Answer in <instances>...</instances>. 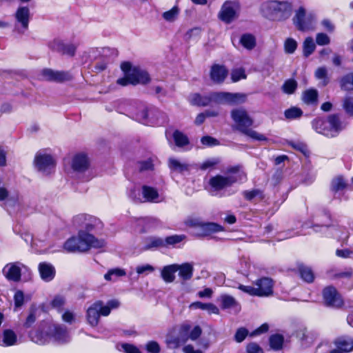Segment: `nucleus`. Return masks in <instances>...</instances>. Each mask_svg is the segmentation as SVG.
Here are the masks:
<instances>
[{
    "instance_id": "1",
    "label": "nucleus",
    "mask_w": 353,
    "mask_h": 353,
    "mask_svg": "<svg viewBox=\"0 0 353 353\" xmlns=\"http://www.w3.org/2000/svg\"><path fill=\"white\" fill-rule=\"evenodd\" d=\"M30 340L39 345H46L51 343L65 344L71 341L67 327L53 321H43L28 333Z\"/></svg>"
},
{
    "instance_id": "2",
    "label": "nucleus",
    "mask_w": 353,
    "mask_h": 353,
    "mask_svg": "<svg viewBox=\"0 0 353 353\" xmlns=\"http://www.w3.org/2000/svg\"><path fill=\"white\" fill-rule=\"evenodd\" d=\"M105 241L96 238L93 234L84 230H79L76 236L68 239L63 244V248L68 252H85L91 248H101Z\"/></svg>"
},
{
    "instance_id": "3",
    "label": "nucleus",
    "mask_w": 353,
    "mask_h": 353,
    "mask_svg": "<svg viewBox=\"0 0 353 353\" xmlns=\"http://www.w3.org/2000/svg\"><path fill=\"white\" fill-rule=\"evenodd\" d=\"M246 179V174L240 166L231 168L225 175H216L209 180L210 192L212 195H217L218 192L234 183L243 182Z\"/></svg>"
},
{
    "instance_id": "4",
    "label": "nucleus",
    "mask_w": 353,
    "mask_h": 353,
    "mask_svg": "<svg viewBox=\"0 0 353 353\" xmlns=\"http://www.w3.org/2000/svg\"><path fill=\"white\" fill-rule=\"evenodd\" d=\"M134 119L148 125H162L167 122L166 114L157 108L148 109L143 104H139L136 110H131Z\"/></svg>"
},
{
    "instance_id": "5",
    "label": "nucleus",
    "mask_w": 353,
    "mask_h": 353,
    "mask_svg": "<svg viewBox=\"0 0 353 353\" xmlns=\"http://www.w3.org/2000/svg\"><path fill=\"white\" fill-rule=\"evenodd\" d=\"M231 117L236 129L245 135L256 141L267 140L265 135L249 128L252 125L253 121L245 110L242 108L234 109L231 112Z\"/></svg>"
},
{
    "instance_id": "6",
    "label": "nucleus",
    "mask_w": 353,
    "mask_h": 353,
    "mask_svg": "<svg viewBox=\"0 0 353 353\" xmlns=\"http://www.w3.org/2000/svg\"><path fill=\"white\" fill-rule=\"evenodd\" d=\"M121 68L125 74V77L117 80V83L122 86L128 84L146 83L150 81L148 73L139 67H132L129 62H124L121 65Z\"/></svg>"
},
{
    "instance_id": "7",
    "label": "nucleus",
    "mask_w": 353,
    "mask_h": 353,
    "mask_svg": "<svg viewBox=\"0 0 353 353\" xmlns=\"http://www.w3.org/2000/svg\"><path fill=\"white\" fill-rule=\"evenodd\" d=\"M119 305L117 300H110L106 305H103L101 301H97L91 305L87 310V320L92 327L98 325L100 316H108L111 310L117 308Z\"/></svg>"
},
{
    "instance_id": "8",
    "label": "nucleus",
    "mask_w": 353,
    "mask_h": 353,
    "mask_svg": "<svg viewBox=\"0 0 353 353\" xmlns=\"http://www.w3.org/2000/svg\"><path fill=\"white\" fill-rule=\"evenodd\" d=\"M313 129L319 134L327 137H336L342 130L339 119L336 115H331L327 120L316 119L312 121Z\"/></svg>"
},
{
    "instance_id": "9",
    "label": "nucleus",
    "mask_w": 353,
    "mask_h": 353,
    "mask_svg": "<svg viewBox=\"0 0 353 353\" xmlns=\"http://www.w3.org/2000/svg\"><path fill=\"white\" fill-rule=\"evenodd\" d=\"M129 196L135 202H150L159 203L163 198L158 193L157 190L148 185H143L142 190L134 188L129 193Z\"/></svg>"
},
{
    "instance_id": "10",
    "label": "nucleus",
    "mask_w": 353,
    "mask_h": 353,
    "mask_svg": "<svg viewBox=\"0 0 353 353\" xmlns=\"http://www.w3.org/2000/svg\"><path fill=\"white\" fill-rule=\"evenodd\" d=\"M212 103L218 105H233L243 103L246 95L241 93H232L228 92H212Z\"/></svg>"
},
{
    "instance_id": "11",
    "label": "nucleus",
    "mask_w": 353,
    "mask_h": 353,
    "mask_svg": "<svg viewBox=\"0 0 353 353\" xmlns=\"http://www.w3.org/2000/svg\"><path fill=\"white\" fill-rule=\"evenodd\" d=\"M75 225L81 228L79 230H84L90 234L100 230L103 228L102 222L97 217L81 214L74 218Z\"/></svg>"
},
{
    "instance_id": "12",
    "label": "nucleus",
    "mask_w": 353,
    "mask_h": 353,
    "mask_svg": "<svg viewBox=\"0 0 353 353\" xmlns=\"http://www.w3.org/2000/svg\"><path fill=\"white\" fill-rule=\"evenodd\" d=\"M34 165L38 171L48 175L54 170L55 161L51 154L46 151H39L34 157Z\"/></svg>"
},
{
    "instance_id": "13",
    "label": "nucleus",
    "mask_w": 353,
    "mask_h": 353,
    "mask_svg": "<svg viewBox=\"0 0 353 353\" xmlns=\"http://www.w3.org/2000/svg\"><path fill=\"white\" fill-rule=\"evenodd\" d=\"M30 269L21 262L9 263L3 268L2 272L9 281L19 282L22 273L30 274Z\"/></svg>"
},
{
    "instance_id": "14",
    "label": "nucleus",
    "mask_w": 353,
    "mask_h": 353,
    "mask_svg": "<svg viewBox=\"0 0 353 353\" xmlns=\"http://www.w3.org/2000/svg\"><path fill=\"white\" fill-rule=\"evenodd\" d=\"M187 224L191 227L197 228L200 230V235L207 236L212 233L223 230V227L214 223H204L198 219L190 218L187 221Z\"/></svg>"
},
{
    "instance_id": "15",
    "label": "nucleus",
    "mask_w": 353,
    "mask_h": 353,
    "mask_svg": "<svg viewBox=\"0 0 353 353\" xmlns=\"http://www.w3.org/2000/svg\"><path fill=\"white\" fill-rule=\"evenodd\" d=\"M239 11V5L236 1H227L221 6L219 18L223 21L234 20Z\"/></svg>"
},
{
    "instance_id": "16",
    "label": "nucleus",
    "mask_w": 353,
    "mask_h": 353,
    "mask_svg": "<svg viewBox=\"0 0 353 353\" xmlns=\"http://www.w3.org/2000/svg\"><path fill=\"white\" fill-rule=\"evenodd\" d=\"M325 303L331 307H339L343 305V300L336 289L333 286H327L323 291Z\"/></svg>"
},
{
    "instance_id": "17",
    "label": "nucleus",
    "mask_w": 353,
    "mask_h": 353,
    "mask_svg": "<svg viewBox=\"0 0 353 353\" xmlns=\"http://www.w3.org/2000/svg\"><path fill=\"white\" fill-rule=\"evenodd\" d=\"M274 281L270 277H262L254 282L258 296L267 297L272 295Z\"/></svg>"
},
{
    "instance_id": "18",
    "label": "nucleus",
    "mask_w": 353,
    "mask_h": 353,
    "mask_svg": "<svg viewBox=\"0 0 353 353\" xmlns=\"http://www.w3.org/2000/svg\"><path fill=\"white\" fill-rule=\"evenodd\" d=\"M42 79L54 82H63L72 79V75L68 72L55 71L51 69H44L41 71Z\"/></svg>"
},
{
    "instance_id": "19",
    "label": "nucleus",
    "mask_w": 353,
    "mask_h": 353,
    "mask_svg": "<svg viewBox=\"0 0 353 353\" xmlns=\"http://www.w3.org/2000/svg\"><path fill=\"white\" fill-rule=\"evenodd\" d=\"M210 79L216 84L222 83L228 74V70L222 65L214 64L211 67Z\"/></svg>"
},
{
    "instance_id": "20",
    "label": "nucleus",
    "mask_w": 353,
    "mask_h": 353,
    "mask_svg": "<svg viewBox=\"0 0 353 353\" xmlns=\"http://www.w3.org/2000/svg\"><path fill=\"white\" fill-rule=\"evenodd\" d=\"M89 160L84 154H77L72 159V168L73 170L78 173L85 172L89 168Z\"/></svg>"
},
{
    "instance_id": "21",
    "label": "nucleus",
    "mask_w": 353,
    "mask_h": 353,
    "mask_svg": "<svg viewBox=\"0 0 353 353\" xmlns=\"http://www.w3.org/2000/svg\"><path fill=\"white\" fill-rule=\"evenodd\" d=\"M212 92L207 94L194 93L190 95V103L193 105L207 106L212 104Z\"/></svg>"
},
{
    "instance_id": "22",
    "label": "nucleus",
    "mask_w": 353,
    "mask_h": 353,
    "mask_svg": "<svg viewBox=\"0 0 353 353\" xmlns=\"http://www.w3.org/2000/svg\"><path fill=\"white\" fill-rule=\"evenodd\" d=\"M39 271L41 278L46 282L52 281L56 273L54 267L47 262H42L39 264Z\"/></svg>"
},
{
    "instance_id": "23",
    "label": "nucleus",
    "mask_w": 353,
    "mask_h": 353,
    "mask_svg": "<svg viewBox=\"0 0 353 353\" xmlns=\"http://www.w3.org/2000/svg\"><path fill=\"white\" fill-rule=\"evenodd\" d=\"M17 343V336L15 332L10 329L5 330L0 334V345L3 347L12 346Z\"/></svg>"
},
{
    "instance_id": "24",
    "label": "nucleus",
    "mask_w": 353,
    "mask_h": 353,
    "mask_svg": "<svg viewBox=\"0 0 353 353\" xmlns=\"http://www.w3.org/2000/svg\"><path fill=\"white\" fill-rule=\"evenodd\" d=\"M334 345L341 353L349 352L353 350V339L341 336L335 340Z\"/></svg>"
},
{
    "instance_id": "25",
    "label": "nucleus",
    "mask_w": 353,
    "mask_h": 353,
    "mask_svg": "<svg viewBox=\"0 0 353 353\" xmlns=\"http://www.w3.org/2000/svg\"><path fill=\"white\" fill-rule=\"evenodd\" d=\"M52 48L63 54L73 56L76 51V46L72 43H65L63 41H56L53 43Z\"/></svg>"
},
{
    "instance_id": "26",
    "label": "nucleus",
    "mask_w": 353,
    "mask_h": 353,
    "mask_svg": "<svg viewBox=\"0 0 353 353\" xmlns=\"http://www.w3.org/2000/svg\"><path fill=\"white\" fill-rule=\"evenodd\" d=\"M178 264H172L163 268L161 277L166 283H172L175 279V273L178 271Z\"/></svg>"
},
{
    "instance_id": "27",
    "label": "nucleus",
    "mask_w": 353,
    "mask_h": 353,
    "mask_svg": "<svg viewBox=\"0 0 353 353\" xmlns=\"http://www.w3.org/2000/svg\"><path fill=\"white\" fill-rule=\"evenodd\" d=\"M143 250H148L163 248V238L148 236L144 240Z\"/></svg>"
},
{
    "instance_id": "28",
    "label": "nucleus",
    "mask_w": 353,
    "mask_h": 353,
    "mask_svg": "<svg viewBox=\"0 0 353 353\" xmlns=\"http://www.w3.org/2000/svg\"><path fill=\"white\" fill-rule=\"evenodd\" d=\"M189 332V338L192 340H196L201 334V329L199 326H194L191 330V326L189 324H183L181 327V333L186 335Z\"/></svg>"
},
{
    "instance_id": "29",
    "label": "nucleus",
    "mask_w": 353,
    "mask_h": 353,
    "mask_svg": "<svg viewBox=\"0 0 353 353\" xmlns=\"http://www.w3.org/2000/svg\"><path fill=\"white\" fill-rule=\"evenodd\" d=\"M179 276L184 281L189 280L193 274V266L190 263L178 265Z\"/></svg>"
},
{
    "instance_id": "30",
    "label": "nucleus",
    "mask_w": 353,
    "mask_h": 353,
    "mask_svg": "<svg viewBox=\"0 0 353 353\" xmlns=\"http://www.w3.org/2000/svg\"><path fill=\"white\" fill-rule=\"evenodd\" d=\"M219 301L223 309L235 308L239 307V303L236 299L230 295L223 294L220 296Z\"/></svg>"
},
{
    "instance_id": "31",
    "label": "nucleus",
    "mask_w": 353,
    "mask_h": 353,
    "mask_svg": "<svg viewBox=\"0 0 353 353\" xmlns=\"http://www.w3.org/2000/svg\"><path fill=\"white\" fill-rule=\"evenodd\" d=\"M169 167L172 171L179 173L188 172L189 170V166L187 163L181 162L176 159H170Z\"/></svg>"
},
{
    "instance_id": "32",
    "label": "nucleus",
    "mask_w": 353,
    "mask_h": 353,
    "mask_svg": "<svg viewBox=\"0 0 353 353\" xmlns=\"http://www.w3.org/2000/svg\"><path fill=\"white\" fill-rule=\"evenodd\" d=\"M126 274L125 270L121 268H113L109 270L104 275V279L107 281H116L119 278Z\"/></svg>"
},
{
    "instance_id": "33",
    "label": "nucleus",
    "mask_w": 353,
    "mask_h": 353,
    "mask_svg": "<svg viewBox=\"0 0 353 353\" xmlns=\"http://www.w3.org/2000/svg\"><path fill=\"white\" fill-rule=\"evenodd\" d=\"M318 92L315 89H309L303 93L302 99L307 105H314L317 103Z\"/></svg>"
},
{
    "instance_id": "34",
    "label": "nucleus",
    "mask_w": 353,
    "mask_h": 353,
    "mask_svg": "<svg viewBox=\"0 0 353 353\" xmlns=\"http://www.w3.org/2000/svg\"><path fill=\"white\" fill-rule=\"evenodd\" d=\"M185 235L174 234L163 239V248L175 247V245L185 239Z\"/></svg>"
},
{
    "instance_id": "35",
    "label": "nucleus",
    "mask_w": 353,
    "mask_h": 353,
    "mask_svg": "<svg viewBox=\"0 0 353 353\" xmlns=\"http://www.w3.org/2000/svg\"><path fill=\"white\" fill-rule=\"evenodd\" d=\"M274 9L281 12L283 16L288 17L291 14L292 6L288 1L276 2Z\"/></svg>"
},
{
    "instance_id": "36",
    "label": "nucleus",
    "mask_w": 353,
    "mask_h": 353,
    "mask_svg": "<svg viewBox=\"0 0 353 353\" xmlns=\"http://www.w3.org/2000/svg\"><path fill=\"white\" fill-rule=\"evenodd\" d=\"M347 186V181L342 176H337L332 181V190L335 193V195L342 192Z\"/></svg>"
},
{
    "instance_id": "37",
    "label": "nucleus",
    "mask_w": 353,
    "mask_h": 353,
    "mask_svg": "<svg viewBox=\"0 0 353 353\" xmlns=\"http://www.w3.org/2000/svg\"><path fill=\"white\" fill-rule=\"evenodd\" d=\"M157 219L152 217H144L138 219L137 221V225L142 226L140 231L143 232L149 228L153 227L157 223Z\"/></svg>"
},
{
    "instance_id": "38",
    "label": "nucleus",
    "mask_w": 353,
    "mask_h": 353,
    "mask_svg": "<svg viewBox=\"0 0 353 353\" xmlns=\"http://www.w3.org/2000/svg\"><path fill=\"white\" fill-rule=\"evenodd\" d=\"M240 42L248 50L253 49L256 46L255 37L251 34H244L241 36Z\"/></svg>"
},
{
    "instance_id": "39",
    "label": "nucleus",
    "mask_w": 353,
    "mask_h": 353,
    "mask_svg": "<svg viewBox=\"0 0 353 353\" xmlns=\"http://www.w3.org/2000/svg\"><path fill=\"white\" fill-rule=\"evenodd\" d=\"M299 270L300 276L303 281L307 283H312L314 281V273L310 267L301 265Z\"/></svg>"
},
{
    "instance_id": "40",
    "label": "nucleus",
    "mask_w": 353,
    "mask_h": 353,
    "mask_svg": "<svg viewBox=\"0 0 353 353\" xmlns=\"http://www.w3.org/2000/svg\"><path fill=\"white\" fill-rule=\"evenodd\" d=\"M316 45L312 37H307L305 39L303 43V55L305 57H308L315 50Z\"/></svg>"
},
{
    "instance_id": "41",
    "label": "nucleus",
    "mask_w": 353,
    "mask_h": 353,
    "mask_svg": "<svg viewBox=\"0 0 353 353\" xmlns=\"http://www.w3.org/2000/svg\"><path fill=\"white\" fill-rule=\"evenodd\" d=\"M283 344V337L281 334H274L270 337V345L275 350H281Z\"/></svg>"
},
{
    "instance_id": "42",
    "label": "nucleus",
    "mask_w": 353,
    "mask_h": 353,
    "mask_svg": "<svg viewBox=\"0 0 353 353\" xmlns=\"http://www.w3.org/2000/svg\"><path fill=\"white\" fill-rule=\"evenodd\" d=\"M172 137L176 145L179 147L186 145L189 143L187 136L179 130L174 131Z\"/></svg>"
},
{
    "instance_id": "43",
    "label": "nucleus",
    "mask_w": 353,
    "mask_h": 353,
    "mask_svg": "<svg viewBox=\"0 0 353 353\" xmlns=\"http://www.w3.org/2000/svg\"><path fill=\"white\" fill-rule=\"evenodd\" d=\"M220 162V159L219 158H210L208 159L201 163H200L198 167L201 170H207L213 169L217 164Z\"/></svg>"
},
{
    "instance_id": "44",
    "label": "nucleus",
    "mask_w": 353,
    "mask_h": 353,
    "mask_svg": "<svg viewBox=\"0 0 353 353\" xmlns=\"http://www.w3.org/2000/svg\"><path fill=\"white\" fill-rule=\"evenodd\" d=\"M341 86L344 90L350 91L353 90V73L347 74L341 79Z\"/></svg>"
},
{
    "instance_id": "45",
    "label": "nucleus",
    "mask_w": 353,
    "mask_h": 353,
    "mask_svg": "<svg viewBox=\"0 0 353 353\" xmlns=\"http://www.w3.org/2000/svg\"><path fill=\"white\" fill-rule=\"evenodd\" d=\"M297 46L296 41L292 38H288L284 41V51L286 54H293Z\"/></svg>"
},
{
    "instance_id": "46",
    "label": "nucleus",
    "mask_w": 353,
    "mask_h": 353,
    "mask_svg": "<svg viewBox=\"0 0 353 353\" xmlns=\"http://www.w3.org/2000/svg\"><path fill=\"white\" fill-rule=\"evenodd\" d=\"M297 88V83L294 79H288L285 81L282 86L283 92L288 94H291L294 92Z\"/></svg>"
},
{
    "instance_id": "47",
    "label": "nucleus",
    "mask_w": 353,
    "mask_h": 353,
    "mask_svg": "<svg viewBox=\"0 0 353 353\" xmlns=\"http://www.w3.org/2000/svg\"><path fill=\"white\" fill-rule=\"evenodd\" d=\"M30 11L28 8L22 7L18 9L16 17L19 22H28L30 19Z\"/></svg>"
},
{
    "instance_id": "48",
    "label": "nucleus",
    "mask_w": 353,
    "mask_h": 353,
    "mask_svg": "<svg viewBox=\"0 0 353 353\" xmlns=\"http://www.w3.org/2000/svg\"><path fill=\"white\" fill-rule=\"evenodd\" d=\"M285 117L288 119H295L299 118L302 114V110L296 107H292L285 111Z\"/></svg>"
},
{
    "instance_id": "49",
    "label": "nucleus",
    "mask_w": 353,
    "mask_h": 353,
    "mask_svg": "<svg viewBox=\"0 0 353 353\" xmlns=\"http://www.w3.org/2000/svg\"><path fill=\"white\" fill-rule=\"evenodd\" d=\"M179 14V8L177 6H174L170 10L165 12L163 14V19L166 21H174L176 19Z\"/></svg>"
},
{
    "instance_id": "50",
    "label": "nucleus",
    "mask_w": 353,
    "mask_h": 353,
    "mask_svg": "<svg viewBox=\"0 0 353 353\" xmlns=\"http://www.w3.org/2000/svg\"><path fill=\"white\" fill-rule=\"evenodd\" d=\"M315 77L318 79L323 80V85H326L329 82L327 79V71L325 67L319 68L315 72Z\"/></svg>"
},
{
    "instance_id": "51",
    "label": "nucleus",
    "mask_w": 353,
    "mask_h": 353,
    "mask_svg": "<svg viewBox=\"0 0 353 353\" xmlns=\"http://www.w3.org/2000/svg\"><path fill=\"white\" fill-rule=\"evenodd\" d=\"M154 271V268L150 264L138 265L136 272L139 275H148Z\"/></svg>"
},
{
    "instance_id": "52",
    "label": "nucleus",
    "mask_w": 353,
    "mask_h": 353,
    "mask_svg": "<svg viewBox=\"0 0 353 353\" xmlns=\"http://www.w3.org/2000/svg\"><path fill=\"white\" fill-rule=\"evenodd\" d=\"M246 78L245 70L243 68L234 69L232 71L231 79L232 82H236Z\"/></svg>"
},
{
    "instance_id": "53",
    "label": "nucleus",
    "mask_w": 353,
    "mask_h": 353,
    "mask_svg": "<svg viewBox=\"0 0 353 353\" xmlns=\"http://www.w3.org/2000/svg\"><path fill=\"white\" fill-rule=\"evenodd\" d=\"M343 107L347 114L353 115V97H346L343 99Z\"/></svg>"
},
{
    "instance_id": "54",
    "label": "nucleus",
    "mask_w": 353,
    "mask_h": 353,
    "mask_svg": "<svg viewBox=\"0 0 353 353\" xmlns=\"http://www.w3.org/2000/svg\"><path fill=\"white\" fill-rule=\"evenodd\" d=\"M15 310L20 308L24 303V294L21 290H17L14 296Z\"/></svg>"
},
{
    "instance_id": "55",
    "label": "nucleus",
    "mask_w": 353,
    "mask_h": 353,
    "mask_svg": "<svg viewBox=\"0 0 353 353\" xmlns=\"http://www.w3.org/2000/svg\"><path fill=\"white\" fill-rule=\"evenodd\" d=\"M35 312V310H31L29 314L26 317V321L23 323V327L26 329L31 327L32 325L35 323L37 320Z\"/></svg>"
},
{
    "instance_id": "56",
    "label": "nucleus",
    "mask_w": 353,
    "mask_h": 353,
    "mask_svg": "<svg viewBox=\"0 0 353 353\" xmlns=\"http://www.w3.org/2000/svg\"><path fill=\"white\" fill-rule=\"evenodd\" d=\"M64 304L65 299L63 296H56L51 302L52 307L57 310L59 312H61L62 310Z\"/></svg>"
},
{
    "instance_id": "57",
    "label": "nucleus",
    "mask_w": 353,
    "mask_h": 353,
    "mask_svg": "<svg viewBox=\"0 0 353 353\" xmlns=\"http://www.w3.org/2000/svg\"><path fill=\"white\" fill-rule=\"evenodd\" d=\"M201 142L203 145L207 147H212L219 144L217 139L210 136L203 137L201 139Z\"/></svg>"
},
{
    "instance_id": "58",
    "label": "nucleus",
    "mask_w": 353,
    "mask_h": 353,
    "mask_svg": "<svg viewBox=\"0 0 353 353\" xmlns=\"http://www.w3.org/2000/svg\"><path fill=\"white\" fill-rule=\"evenodd\" d=\"M13 32L16 36L24 34L28 30V23H14Z\"/></svg>"
},
{
    "instance_id": "59",
    "label": "nucleus",
    "mask_w": 353,
    "mask_h": 353,
    "mask_svg": "<svg viewBox=\"0 0 353 353\" xmlns=\"http://www.w3.org/2000/svg\"><path fill=\"white\" fill-rule=\"evenodd\" d=\"M248 331L245 327L239 328L234 335V339L237 343H241L248 336Z\"/></svg>"
},
{
    "instance_id": "60",
    "label": "nucleus",
    "mask_w": 353,
    "mask_h": 353,
    "mask_svg": "<svg viewBox=\"0 0 353 353\" xmlns=\"http://www.w3.org/2000/svg\"><path fill=\"white\" fill-rule=\"evenodd\" d=\"M238 288L240 290H241L242 292H243L250 296H258L256 286L253 287V286H250V285H239L238 286Z\"/></svg>"
},
{
    "instance_id": "61",
    "label": "nucleus",
    "mask_w": 353,
    "mask_h": 353,
    "mask_svg": "<svg viewBox=\"0 0 353 353\" xmlns=\"http://www.w3.org/2000/svg\"><path fill=\"white\" fill-rule=\"evenodd\" d=\"M316 43L319 46L327 45L330 42L329 37L325 33H319L316 37Z\"/></svg>"
},
{
    "instance_id": "62",
    "label": "nucleus",
    "mask_w": 353,
    "mask_h": 353,
    "mask_svg": "<svg viewBox=\"0 0 353 353\" xmlns=\"http://www.w3.org/2000/svg\"><path fill=\"white\" fill-rule=\"evenodd\" d=\"M146 350L150 353H159L160 352V346L157 342L152 341H149L145 345Z\"/></svg>"
},
{
    "instance_id": "63",
    "label": "nucleus",
    "mask_w": 353,
    "mask_h": 353,
    "mask_svg": "<svg viewBox=\"0 0 353 353\" xmlns=\"http://www.w3.org/2000/svg\"><path fill=\"white\" fill-rule=\"evenodd\" d=\"M246 350L248 353H263L262 348L256 343L248 344Z\"/></svg>"
},
{
    "instance_id": "64",
    "label": "nucleus",
    "mask_w": 353,
    "mask_h": 353,
    "mask_svg": "<svg viewBox=\"0 0 353 353\" xmlns=\"http://www.w3.org/2000/svg\"><path fill=\"white\" fill-rule=\"evenodd\" d=\"M121 347L125 353H141L140 350L132 344L123 343L121 345Z\"/></svg>"
}]
</instances>
